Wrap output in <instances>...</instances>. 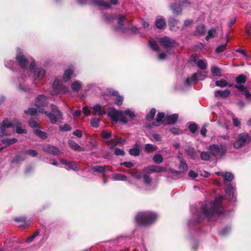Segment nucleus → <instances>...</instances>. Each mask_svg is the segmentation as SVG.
<instances>
[{
	"label": "nucleus",
	"instance_id": "nucleus-17",
	"mask_svg": "<svg viewBox=\"0 0 251 251\" xmlns=\"http://www.w3.org/2000/svg\"><path fill=\"white\" fill-rule=\"evenodd\" d=\"M122 143V139L121 138H119L116 135H113L112 137L110 138L108 141H106L107 144L110 147V148H112L116 146L118 144Z\"/></svg>",
	"mask_w": 251,
	"mask_h": 251
},
{
	"label": "nucleus",
	"instance_id": "nucleus-63",
	"mask_svg": "<svg viewBox=\"0 0 251 251\" xmlns=\"http://www.w3.org/2000/svg\"><path fill=\"white\" fill-rule=\"evenodd\" d=\"M189 128L192 133H194L196 131L197 129V126L195 124H190L189 126Z\"/></svg>",
	"mask_w": 251,
	"mask_h": 251
},
{
	"label": "nucleus",
	"instance_id": "nucleus-22",
	"mask_svg": "<svg viewBox=\"0 0 251 251\" xmlns=\"http://www.w3.org/2000/svg\"><path fill=\"white\" fill-rule=\"evenodd\" d=\"M92 108L95 112V114L96 115L101 116L106 113L105 108L99 104L94 105Z\"/></svg>",
	"mask_w": 251,
	"mask_h": 251
},
{
	"label": "nucleus",
	"instance_id": "nucleus-31",
	"mask_svg": "<svg viewBox=\"0 0 251 251\" xmlns=\"http://www.w3.org/2000/svg\"><path fill=\"white\" fill-rule=\"evenodd\" d=\"M112 96L116 97L115 102L117 105H120L122 104L123 100V98L118 95V92L114 91L112 93Z\"/></svg>",
	"mask_w": 251,
	"mask_h": 251
},
{
	"label": "nucleus",
	"instance_id": "nucleus-33",
	"mask_svg": "<svg viewBox=\"0 0 251 251\" xmlns=\"http://www.w3.org/2000/svg\"><path fill=\"white\" fill-rule=\"evenodd\" d=\"M157 149L156 146L151 144H147L145 147V151L147 152H152L156 151Z\"/></svg>",
	"mask_w": 251,
	"mask_h": 251
},
{
	"label": "nucleus",
	"instance_id": "nucleus-15",
	"mask_svg": "<svg viewBox=\"0 0 251 251\" xmlns=\"http://www.w3.org/2000/svg\"><path fill=\"white\" fill-rule=\"evenodd\" d=\"M74 76V70L72 67H70L65 71L63 76L61 77L62 82H67Z\"/></svg>",
	"mask_w": 251,
	"mask_h": 251
},
{
	"label": "nucleus",
	"instance_id": "nucleus-56",
	"mask_svg": "<svg viewBox=\"0 0 251 251\" xmlns=\"http://www.w3.org/2000/svg\"><path fill=\"white\" fill-rule=\"evenodd\" d=\"M25 152L26 154H28L33 157L36 156L38 155V152L36 151L33 150H26L25 151Z\"/></svg>",
	"mask_w": 251,
	"mask_h": 251
},
{
	"label": "nucleus",
	"instance_id": "nucleus-11",
	"mask_svg": "<svg viewBox=\"0 0 251 251\" xmlns=\"http://www.w3.org/2000/svg\"><path fill=\"white\" fill-rule=\"evenodd\" d=\"M211 154L213 156L223 155L225 153L226 150L222 146L220 147L216 145H212L208 148Z\"/></svg>",
	"mask_w": 251,
	"mask_h": 251
},
{
	"label": "nucleus",
	"instance_id": "nucleus-13",
	"mask_svg": "<svg viewBox=\"0 0 251 251\" xmlns=\"http://www.w3.org/2000/svg\"><path fill=\"white\" fill-rule=\"evenodd\" d=\"M165 170L166 169L164 167L155 165H151L145 168L143 171L146 172L147 174H150L152 173H160L164 172Z\"/></svg>",
	"mask_w": 251,
	"mask_h": 251
},
{
	"label": "nucleus",
	"instance_id": "nucleus-55",
	"mask_svg": "<svg viewBox=\"0 0 251 251\" xmlns=\"http://www.w3.org/2000/svg\"><path fill=\"white\" fill-rule=\"evenodd\" d=\"M144 180L145 183L146 184H149L151 183L152 179L151 177L149 176V174H144L143 175Z\"/></svg>",
	"mask_w": 251,
	"mask_h": 251
},
{
	"label": "nucleus",
	"instance_id": "nucleus-48",
	"mask_svg": "<svg viewBox=\"0 0 251 251\" xmlns=\"http://www.w3.org/2000/svg\"><path fill=\"white\" fill-rule=\"evenodd\" d=\"M67 166L69 167L70 169H72L75 172L79 170V168L76 165V163L73 162H69Z\"/></svg>",
	"mask_w": 251,
	"mask_h": 251
},
{
	"label": "nucleus",
	"instance_id": "nucleus-16",
	"mask_svg": "<svg viewBox=\"0 0 251 251\" xmlns=\"http://www.w3.org/2000/svg\"><path fill=\"white\" fill-rule=\"evenodd\" d=\"M242 84L243 83H237L234 85V87L240 92H243L247 100H251V94L250 93L247 88L245 87Z\"/></svg>",
	"mask_w": 251,
	"mask_h": 251
},
{
	"label": "nucleus",
	"instance_id": "nucleus-20",
	"mask_svg": "<svg viewBox=\"0 0 251 251\" xmlns=\"http://www.w3.org/2000/svg\"><path fill=\"white\" fill-rule=\"evenodd\" d=\"M159 41L161 46L165 48L171 47L174 44V41L167 37H164L160 38Z\"/></svg>",
	"mask_w": 251,
	"mask_h": 251
},
{
	"label": "nucleus",
	"instance_id": "nucleus-49",
	"mask_svg": "<svg viewBox=\"0 0 251 251\" xmlns=\"http://www.w3.org/2000/svg\"><path fill=\"white\" fill-rule=\"evenodd\" d=\"M131 175L133 177L138 179H141L143 176L142 172L140 171H135L131 173Z\"/></svg>",
	"mask_w": 251,
	"mask_h": 251
},
{
	"label": "nucleus",
	"instance_id": "nucleus-26",
	"mask_svg": "<svg viewBox=\"0 0 251 251\" xmlns=\"http://www.w3.org/2000/svg\"><path fill=\"white\" fill-rule=\"evenodd\" d=\"M155 25L156 27L158 28H163L165 25V22L164 19L161 17H158L156 20Z\"/></svg>",
	"mask_w": 251,
	"mask_h": 251
},
{
	"label": "nucleus",
	"instance_id": "nucleus-5",
	"mask_svg": "<svg viewBox=\"0 0 251 251\" xmlns=\"http://www.w3.org/2000/svg\"><path fill=\"white\" fill-rule=\"evenodd\" d=\"M36 64L34 61L30 64L27 71L32 74L33 81L34 83L36 81H41L45 76L46 71L42 67H35Z\"/></svg>",
	"mask_w": 251,
	"mask_h": 251
},
{
	"label": "nucleus",
	"instance_id": "nucleus-57",
	"mask_svg": "<svg viewBox=\"0 0 251 251\" xmlns=\"http://www.w3.org/2000/svg\"><path fill=\"white\" fill-rule=\"evenodd\" d=\"M232 121L234 126L238 127L240 126L241 122L239 119L233 116L232 117Z\"/></svg>",
	"mask_w": 251,
	"mask_h": 251
},
{
	"label": "nucleus",
	"instance_id": "nucleus-23",
	"mask_svg": "<svg viewBox=\"0 0 251 251\" xmlns=\"http://www.w3.org/2000/svg\"><path fill=\"white\" fill-rule=\"evenodd\" d=\"M72 90L74 92H78L82 88V83L78 80H75L73 82L71 85Z\"/></svg>",
	"mask_w": 251,
	"mask_h": 251
},
{
	"label": "nucleus",
	"instance_id": "nucleus-8",
	"mask_svg": "<svg viewBox=\"0 0 251 251\" xmlns=\"http://www.w3.org/2000/svg\"><path fill=\"white\" fill-rule=\"evenodd\" d=\"M251 141V136L247 132L238 134L235 141L233 144L234 149H239L245 146Z\"/></svg>",
	"mask_w": 251,
	"mask_h": 251
},
{
	"label": "nucleus",
	"instance_id": "nucleus-60",
	"mask_svg": "<svg viewBox=\"0 0 251 251\" xmlns=\"http://www.w3.org/2000/svg\"><path fill=\"white\" fill-rule=\"evenodd\" d=\"M25 112L26 114L34 115L36 113L37 110L33 108H29Z\"/></svg>",
	"mask_w": 251,
	"mask_h": 251
},
{
	"label": "nucleus",
	"instance_id": "nucleus-47",
	"mask_svg": "<svg viewBox=\"0 0 251 251\" xmlns=\"http://www.w3.org/2000/svg\"><path fill=\"white\" fill-rule=\"evenodd\" d=\"M246 81V77L243 75H240L236 78L237 83H244Z\"/></svg>",
	"mask_w": 251,
	"mask_h": 251
},
{
	"label": "nucleus",
	"instance_id": "nucleus-51",
	"mask_svg": "<svg viewBox=\"0 0 251 251\" xmlns=\"http://www.w3.org/2000/svg\"><path fill=\"white\" fill-rule=\"evenodd\" d=\"M100 120L97 118H94L91 120V125L94 127H98L99 126Z\"/></svg>",
	"mask_w": 251,
	"mask_h": 251
},
{
	"label": "nucleus",
	"instance_id": "nucleus-37",
	"mask_svg": "<svg viewBox=\"0 0 251 251\" xmlns=\"http://www.w3.org/2000/svg\"><path fill=\"white\" fill-rule=\"evenodd\" d=\"M149 45L153 50L158 51L159 50L158 46L154 39H151L149 41Z\"/></svg>",
	"mask_w": 251,
	"mask_h": 251
},
{
	"label": "nucleus",
	"instance_id": "nucleus-32",
	"mask_svg": "<svg viewBox=\"0 0 251 251\" xmlns=\"http://www.w3.org/2000/svg\"><path fill=\"white\" fill-rule=\"evenodd\" d=\"M126 19L125 16L120 15L118 18V24L119 27L117 28V30L119 31L123 30V22Z\"/></svg>",
	"mask_w": 251,
	"mask_h": 251
},
{
	"label": "nucleus",
	"instance_id": "nucleus-28",
	"mask_svg": "<svg viewBox=\"0 0 251 251\" xmlns=\"http://www.w3.org/2000/svg\"><path fill=\"white\" fill-rule=\"evenodd\" d=\"M126 178V176L122 174L116 173L112 176V179L114 181H125Z\"/></svg>",
	"mask_w": 251,
	"mask_h": 251
},
{
	"label": "nucleus",
	"instance_id": "nucleus-12",
	"mask_svg": "<svg viewBox=\"0 0 251 251\" xmlns=\"http://www.w3.org/2000/svg\"><path fill=\"white\" fill-rule=\"evenodd\" d=\"M205 76V75L202 73L198 72L194 74L191 78H187L185 81V84L187 85H190L192 82L196 80H203Z\"/></svg>",
	"mask_w": 251,
	"mask_h": 251
},
{
	"label": "nucleus",
	"instance_id": "nucleus-50",
	"mask_svg": "<svg viewBox=\"0 0 251 251\" xmlns=\"http://www.w3.org/2000/svg\"><path fill=\"white\" fill-rule=\"evenodd\" d=\"M179 169L182 171H186L188 169V166L186 163L181 160L179 165Z\"/></svg>",
	"mask_w": 251,
	"mask_h": 251
},
{
	"label": "nucleus",
	"instance_id": "nucleus-4",
	"mask_svg": "<svg viewBox=\"0 0 251 251\" xmlns=\"http://www.w3.org/2000/svg\"><path fill=\"white\" fill-rule=\"evenodd\" d=\"M156 213L151 212H141L138 213L135 217L136 222L142 225H149L153 223L157 219Z\"/></svg>",
	"mask_w": 251,
	"mask_h": 251
},
{
	"label": "nucleus",
	"instance_id": "nucleus-38",
	"mask_svg": "<svg viewBox=\"0 0 251 251\" xmlns=\"http://www.w3.org/2000/svg\"><path fill=\"white\" fill-rule=\"evenodd\" d=\"M17 139L16 138H12V139H5L2 140V142L7 145H10L13 144L17 142Z\"/></svg>",
	"mask_w": 251,
	"mask_h": 251
},
{
	"label": "nucleus",
	"instance_id": "nucleus-1",
	"mask_svg": "<svg viewBox=\"0 0 251 251\" xmlns=\"http://www.w3.org/2000/svg\"><path fill=\"white\" fill-rule=\"evenodd\" d=\"M47 103L48 99L44 95H40L36 99L35 105L38 108V111L47 114L52 124H55L57 121L62 120L63 119L62 114L57 109L55 105H50L51 109L50 113H48L44 110L43 107H45Z\"/></svg>",
	"mask_w": 251,
	"mask_h": 251
},
{
	"label": "nucleus",
	"instance_id": "nucleus-46",
	"mask_svg": "<svg viewBox=\"0 0 251 251\" xmlns=\"http://www.w3.org/2000/svg\"><path fill=\"white\" fill-rule=\"evenodd\" d=\"M101 136L103 138L108 141L110 138L112 137V134L111 132L103 131L101 132Z\"/></svg>",
	"mask_w": 251,
	"mask_h": 251
},
{
	"label": "nucleus",
	"instance_id": "nucleus-43",
	"mask_svg": "<svg viewBox=\"0 0 251 251\" xmlns=\"http://www.w3.org/2000/svg\"><path fill=\"white\" fill-rule=\"evenodd\" d=\"M92 170L94 172L99 173H103L105 171L106 169L104 166H95L92 167Z\"/></svg>",
	"mask_w": 251,
	"mask_h": 251
},
{
	"label": "nucleus",
	"instance_id": "nucleus-24",
	"mask_svg": "<svg viewBox=\"0 0 251 251\" xmlns=\"http://www.w3.org/2000/svg\"><path fill=\"white\" fill-rule=\"evenodd\" d=\"M230 91L228 90H225L224 91L218 90L215 92V96L216 97H220L225 98L228 97L230 95Z\"/></svg>",
	"mask_w": 251,
	"mask_h": 251
},
{
	"label": "nucleus",
	"instance_id": "nucleus-25",
	"mask_svg": "<svg viewBox=\"0 0 251 251\" xmlns=\"http://www.w3.org/2000/svg\"><path fill=\"white\" fill-rule=\"evenodd\" d=\"M68 144L70 148L73 150L76 151H83V149L81 148L78 144L72 140L68 141Z\"/></svg>",
	"mask_w": 251,
	"mask_h": 251
},
{
	"label": "nucleus",
	"instance_id": "nucleus-61",
	"mask_svg": "<svg viewBox=\"0 0 251 251\" xmlns=\"http://www.w3.org/2000/svg\"><path fill=\"white\" fill-rule=\"evenodd\" d=\"M170 131L174 134H180L182 133V131L176 128H172L170 129Z\"/></svg>",
	"mask_w": 251,
	"mask_h": 251
},
{
	"label": "nucleus",
	"instance_id": "nucleus-2",
	"mask_svg": "<svg viewBox=\"0 0 251 251\" xmlns=\"http://www.w3.org/2000/svg\"><path fill=\"white\" fill-rule=\"evenodd\" d=\"M223 196L217 198L209 205H204L201 208L202 216L208 219H215L222 212V201Z\"/></svg>",
	"mask_w": 251,
	"mask_h": 251
},
{
	"label": "nucleus",
	"instance_id": "nucleus-14",
	"mask_svg": "<svg viewBox=\"0 0 251 251\" xmlns=\"http://www.w3.org/2000/svg\"><path fill=\"white\" fill-rule=\"evenodd\" d=\"M15 222L18 223V226L20 228H25L27 227L31 223L30 220H26V217L23 216L18 218L15 219Z\"/></svg>",
	"mask_w": 251,
	"mask_h": 251
},
{
	"label": "nucleus",
	"instance_id": "nucleus-44",
	"mask_svg": "<svg viewBox=\"0 0 251 251\" xmlns=\"http://www.w3.org/2000/svg\"><path fill=\"white\" fill-rule=\"evenodd\" d=\"M156 113V110L155 108H152L150 112V113L148 114L147 116H146V119L147 120H151L153 119L154 117V115H155V114Z\"/></svg>",
	"mask_w": 251,
	"mask_h": 251
},
{
	"label": "nucleus",
	"instance_id": "nucleus-62",
	"mask_svg": "<svg viewBox=\"0 0 251 251\" xmlns=\"http://www.w3.org/2000/svg\"><path fill=\"white\" fill-rule=\"evenodd\" d=\"M60 128L63 131H70L71 130V126L68 124H65L63 126H60Z\"/></svg>",
	"mask_w": 251,
	"mask_h": 251
},
{
	"label": "nucleus",
	"instance_id": "nucleus-18",
	"mask_svg": "<svg viewBox=\"0 0 251 251\" xmlns=\"http://www.w3.org/2000/svg\"><path fill=\"white\" fill-rule=\"evenodd\" d=\"M189 2L187 1H183L180 3L179 6L175 5H171V8L173 10L174 14L175 15H178L181 13L182 7H184L186 5H189Z\"/></svg>",
	"mask_w": 251,
	"mask_h": 251
},
{
	"label": "nucleus",
	"instance_id": "nucleus-36",
	"mask_svg": "<svg viewBox=\"0 0 251 251\" xmlns=\"http://www.w3.org/2000/svg\"><path fill=\"white\" fill-rule=\"evenodd\" d=\"M153 162L156 164H160L162 162L163 158L160 154H155L152 158Z\"/></svg>",
	"mask_w": 251,
	"mask_h": 251
},
{
	"label": "nucleus",
	"instance_id": "nucleus-9",
	"mask_svg": "<svg viewBox=\"0 0 251 251\" xmlns=\"http://www.w3.org/2000/svg\"><path fill=\"white\" fill-rule=\"evenodd\" d=\"M61 77H57L52 84V95H57L59 94H66L69 92L68 88L62 85Z\"/></svg>",
	"mask_w": 251,
	"mask_h": 251
},
{
	"label": "nucleus",
	"instance_id": "nucleus-53",
	"mask_svg": "<svg viewBox=\"0 0 251 251\" xmlns=\"http://www.w3.org/2000/svg\"><path fill=\"white\" fill-rule=\"evenodd\" d=\"M201 158L205 161H208L210 159V155L207 152L203 151L201 154Z\"/></svg>",
	"mask_w": 251,
	"mask_h": 251
},
{
	"label": "nucleus",
	"instance_id": "nucleus-54",
	"mask_svg": "<svg viewBox=\"0 0 251 251\" xmlns=\"http://www.w3.org/2000/svg\"><path fill=\"white\" fill-rule=\"evenodd\" d=\"M216 31L214 29L209 30L208 32V34L206 36L205 39L206 40H208L209 39L212 38L215 36Z\"/></svg>",
	"mask_w": 251,
	"mask_h": 251
},
{
	"label": "nucleus",
	"instance_id": "nucleus-29",
	"mask_svg": "<svg viewBox=\"0 0 251 251\" xmlns=\"http://www.w3.org/2000/svg\"><path fill=\"white\" fill-rule=\"evenodd\" d=\"M129 152L131 155H138L140 152V147L137 145H135L133 148L129 150Z\"/></svg>",
	"mask_w": 251,
	"mask_h": 251
},
{
	"label": "nucleus",
	"instance_id": "nucleus-58",
	"mask_svg": "<svg viewBox=\"0 0 251 251\" xmlns=\"http://www.w3.org/2000/svg\"><path fill=\"white\" fill-rule=\"evenodd\" d=\"M29 125L31 127L38 128L39 124L36 121L33 120H31L29 122Z\"/></svg>",
	"mask_w": 251,
	"mask_h": 251
},
{
	"label": "nucleus",
	"instance_id": "nucleus-21",
	"mask_svg": "<svg viewBox=\"0 0 251 251\" xmlns=\"http://www.w3.org/2000/svg\"><path fill=\"white\" fill-rule=\"evenodd\" d=\"M93 4L100 8L108 9L110 8V5L107 1L103 0H91Z\"/></svg>",
	"mask_w": 251,
	"mask_h": 251
},
{
	"label": "nucleus",
	"instance_id": "nucleus-30",
	"mask_svg": "<svg viewBox=\"0 0 251 251\" xmlns=\"http://www.w3.org/2000/svg\"><path fill=\"white\" fill-rule=\"evenodd\" d=\"M226 196H228V198H232L233 197V187L230 184H226Z\"/></svg>",
	"mask_w": 251,
	"mask_h": 251
},
{
	"label": "nucleus",
	"instance_id": "nucleus-52",
	"mask_svg": "<svg viewBox=\"0 0 251 251\" xmlns=\"http://www.w3.org/2000/svg\"><path fill=\"white\" fill-rule=\"evenodd\" d=\"M227 42H228V40H227L226 41V42L225 44H222V45H220L219 46H218L216 49V51L217 52H218V53H220V52H223L225 50V48H226V46Z\"/></svg>",
	"mask_w": 251,
	"mask_h": 251
},
{
	"label": "nucleus",
	"instance_id": "nucleus-42",
	"mask_svg": "<svg viewBox=\"0 0 251 251\" xmlns=\"http://www.w3.org/2000/svg\"><path fill=\"white\" fill-rule=\"evenodd\" d=\"M197 64L199 68L201 70H204L207 67L206 63L205 60H199Z\"/></svg>",
	"mask_w": 251,
	"mask_h": 251
},
{
	"label": "nucleus",
	"instance_id": "nucleus-7",
	"mask_svg": "<svg viewBox=\"0 0 251 251\" xmlns=\"http://www.w3.org/2000/svg\"><path fill=\"white\" fill-rule=\"evenodd\" d=\"M15 125H16V131L17 133L22 134L26 132V130L22 128V127L19 125V123H12L7 119H5L2 122L0 127L1 135H10V134L6 132V129L8 128H12V130L14 131Z\"/></svg>",
	"mask_w": 251,
	"mask_h": 251
},
{
	"label": "nucleus",
	"instance_id": "nucleus-39",
	"mask_svg": "<svg viewBox=\"0 0 251 251\" xmlns=\"http://www.w3.org/2000/svg\"><path fill=\"white\" fill-rule=\"evenodd\" d=\"M40 233L39 230H37L32 235L28 237L26 240V242L27 243H31L33 242L34 239L39 235Z\"/></svg>",
	"mask_w": 251,
	"mask_h": 251
},
{
	"label": "nucleus",
	"instance_id": "nucleus-6",
	"mask_svg": "<svg viewBox=\"0 0 251 251\" xmlns=\"http://www.w3.org/2000/svg\"><path fill=\"white\" fill-rule=\"evenodd\" d=\"M178 117L176 114L165 116L164 113H158L157 117L153 123V125L158 126L161 124H174L176 122Z\"/></svg>",
	"mask_w": 251,
	"mask_h": 251
},
{
	"label": "nucleus",
	"instance_id": "nucleus-40",
	"mask_svg": "<svg viewBox=\"0 0 251 251\" xmlns=\"http://www.w3.org/2000/svg\"><path fill=\"white\" fill-rule=\"evenodd\" d=\"M211 72L212 74L215 76H220L221 75V70L215 66H213L211 68Z\"/></svg>",
	"mask_w": 251,
	"mask_h": 251
},
{
	"label": "nucleus",
	"instance_id": "nucleus-10",
	"mask_svg": "<svg viewBox=\"0 0 251 251\" xmlns=\"http://www.w3.org/2000/svg\"><path fill=\"white\" fill-rule=\"evenodd\" d=\"M16 59L21 68L25 69L26 67L28 64V61L24 55L22 51L19 49L17 50Z\"/></svg>",
	"mask_w": 251,
	"mask_h": 251
},
{
	"label": "nucleus",
	"instance_id": "nucleus-59",
	"mask_svg": "<svg viewBox=\"0 0 251 251\" xmlns=\"http://www.w3.org/2000/svg\"><path fill=\"white\" fill-rule=\"evenodd\" d=\"M114 153L116 155H122V156L124 155L125 154L124 150H123L122 149H118V148L115 149Z\"/></svg>",
	"mask_w": 251,
	"mask_h": 251
},
{
	"label": "nucleus",
	"instance_id": "nucleus-35",
	"mask_svg": "<svg viewBox=\"0 0 251 251\" xmlns=\"http://www.w3.org/2000/svg\"><path fill=\"white\" fill-rule=\"evenodd\" d=\"M35 134L39 137L43 139L47 138V134L45 132L40 130L38 128H35L34 129Z\"/></svg>",
	"mask_w": 251,
	"mask_h": 251
},
{
	"label": "nucleus",
	"instance_id": "nucleus-34",
	"mask_svg": "<svg viewBox=\"0 0 251 251\" xmlns=\"http://www.w3.org/2000/svg\"><path fill=\"white\" fill-rule=\"evenodd\" d=\"M205 31V27L203 25H200L197 26V29L195 31V35L197 36H200L204 34Z\"/></svg>",
	"mask_w": 251,
	"mask_h": 251
},
{
	"label": "nucleus",
	"instance_id": "nucleus-27",
	"mask_svg": "<svg viewBox=\"0 0 251 251\" xmlns=\"http://www.w3.org/2000/svg\"><path fill=\"white\" fill-rule=\"evenodd\" d=\"M215 85L216 86L224 88L226 86L231 87L232 86V84H228L227 82L225 79H221L219 80H217L215 82Z\"/></svg>",
	"mask_w": 251,
	"mask_h": 251
},
{
	"label": "nucleus",
	"instance_id": "nucleus-3",
	"mask_svg": "<svg viewBox=\"0 0 251 251\" xmlns=\"http://www.w3.org/2000/svg\"><path fill=\"white\" fill-rule=\"evenodd\" d=\"M108 115L114 121H120L121 122L126 124L128 121V117L132 119L135 117V114L130 109H127L125 111H116L113 108H109L108 111Z\"/></svg>",
	"mask_w": 251,
	"mask_h": 251
},
{
	"label": "nucleus",
	"instance_id": "nucleus-19",
	"mask_svg": "<svg viewBox=\"0 0 251 251\" xmlns=\"http://www.w3.org/2000/svg\"><path fill=\"white\" fill-rule=\"evenodd\" d=\"M42 149L44 151L55 155H58L60 153V151L58 149L54 146H52L49 145L44 146Z\"/></svg>",
	"mask_w": 251,
	"mask_h": 251
},
{
	"label": "nucleus",
	"instance_id": "nucleus-45",
	"mask_svg": "<svg viewBox=\"0 0 251 251\" xmlns=\"http://www.w3.org/2000/svg\"><path fill=\"white\" fill-rule=\"evenodd\" d=\"M224 178L225 181H230L234 178V176L231 173L226 172L225 173Z\"/></svg>",
	"mask_w": 251,
	"mask_h": 251
},
{
	"label": "nucleus",
	"instance_id": "nucleus-41",
	"mask_svg": "<svg viewBox=\"0 0 251 251\" xmlns=\"http://www.w3.org/2000/svg\"><path fill=\"white\" fill-rule=\"evenodd\" d=\"M178 24V21L174 18H171L169 20V25L172 30Z\"/></svg>",
	"mask_w": 251,
	"mask_h": 251
},
{
	"label": "nucleus",
	"instance_id": "nucleus-64",
	"mask_svg": "<svg viewBox=\"0 0 251 251\" xmlns=\"http://www.w3.org/2000/svg\"><path fill=\"white\" fill-rule=\"evenodd\" d=\"M82 111L83 113L86 116H88L91 114V111L87 106H84L82 108Z\"/></svg>",
	"mask_w": 251,
	"mask_h": 251
}]
</instances>
